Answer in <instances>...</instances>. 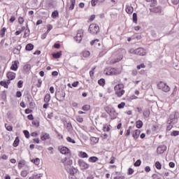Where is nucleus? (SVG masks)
<instances>
[{"mask_svg":"<svg viewBox=\"0 0 179 179\" xmlns=\"http://www.w3.org/2000/svg\"><path fill=\"white\" fill-rule=\"evenodd\" d=\"M62 162L64 165V169L66 170L67 173H69V179H76V173H78V169L73 168L72 164L73 162L71 158L65 157L62 159Z\"/></svg>","mask_w":179,"mask_h":179,"instance_id":"f257e3e1","label":"nucleus"},{"mask_svg":"<svg viewBox=\"0 0 179 179\" xmlns=\"http://www.w3.org/2000/svg\"><path fill=\"white\" fill-rule=\"evenodd\" d=\"M114 89L117 97H122V96H124V93H125V90H124V84H117L115 86Z\"/></svg>","mask_w":179,"mask_h":179,"instance_id":"f03ea898","label":"nucleus"},{"mask_svg":"<svg viewBox=\"0 0 179 179\" xmlns=\"http://www.w3.org/2000/svg\"><path fill=\"white\" fill-rule=\"evenodd\" d=\"M129 52L131 54H136V55H145L146 54V50L143 48H138L137 49H130Z\"/></svg>","mask_w":179,"mask_h":179,"instance_id":"7ed1b4c3","label":"nucleus"},{"mask_svg":"<svg viewBox=\"0 0 179 179\" xmlns=\"http://www.w3.org/2000/svg\"><path fill=\"white\" fill-rule=\"evenodd\" d=\"M157 87L159 90L167 93V92H170V87L166 84V83L161 81L157 84Z\"/></svg>","mask_w":179,"mask_h":179,"instance_id":"20e7f679","label":"nucleus"},{"mask_svg":"<svg viewBox=\"0 0 179 179\" xmlns=\"http://www.w3.org/2000/svg\"><path fill=\"white\" fill-rule=\"evenodd\" d=\"M88 30L91 34H97L100 31V27L96 24H91Z\"/></svg>","mask_w":179,"mask_h":179,"instance_id":"39448f33","label":"nucleus"},{"mask_svg":"<svg viewBox=\"0 0 179 179\" xmlns=\"http://www.w3.org/2000/svg\"><path fill=\"white\" fill-rule=\"evenodd\" d=\"M55 99L58 101H64L65 100V92L60 91L55 93Z\"/></svg>","mask_w":179,"mask_h":179,"instance_id":"423d86ee","label":"nucleus"},{"mask_svg":"<svg viewBox=\"0 0 179 179\" xmlns=\"http://www.w3.org/2000/svg\"><path fill=\"white\" fill-rule=\"evenodd\" d=\"M78 164L81 169V170H87L89 169V164L86 163L85 161L80 159L78 160Z\"/></svg>","mask_w":179,"mask_h":179,"instance_id":"0eeeda50","label":"nucleus"},{"mask_svg":"<svg viewBox=\"0 0 179 179\" xmlns=\"http://www.w3.org/2000/svg\"><path fill=\"white\" fill-rule=\"evenodd\" d=\"M82 37H83V31L80 29L78 30L76 36L74 37V40L77 43H80L82 41Z\"/></svg>","mask_w":179,"mask_h":179,"instance_id":"6e6552de","label":"nucleus"},{"mask_svg":"<svg viewBox=\"0 0 179 179\" xmlns=\"http://www.w3.org/2000/svg\"><path fill=\"white\" fill-rule=\"evenodd\" d=\"M166 150H167V146L166 145H160L157 149L158 155H163Z\"/></svg>","mask_w":179,"mask_h":179,"instance_id":"1a4fd4ad","label":"nucleus"},{"mask_svg":"<svg viewBox=\"0 0 179 179\" xmlns=\"http://www.w3.org/2000/svg\"><path fill=\"white\" fill-rule=\"evenodd\" d=\"M80 56L82 59H84V58H89V57H90V52L89 50H84L80 52Z\"/></svg>","mask_w":179,"mask_h":179,"instance_id":"9d476101","label":"nucleus"},{"mask_svg":"<svg viewBox=\"0 0 179 179\" xmlns=\"http://www.w3.org/2000/svg\"><path fill=\"white\" fill-rule=\"evenodd\" d=\"M59 150L62 155H68L69 153V149L66 147H59Z\"/></svg>","mask_w":179,"mask_h":179,"instance_id":"9b49d317","label":"nucleus"},{"mask_svg":"<svg viewBox=\"0 0 179 179\" xmlns=\"http://www.w3.org/2000/svg\"><path fill=\"white\" fill-rule=\"evenodd\" d=\"M7 78L8 80H13L16 78V73L14 72L9 71L7 73Z\"/></svg>","mask_w":179,"mask_h":179,"instance_id":"f8f14e48","label":"nucleus"},{"mask_svg":"<svg viewBox=\"0 0 179 179\" xmlns=\"http://www.w3.org/2000/svg\"><path fill=\"white\" fill-rule=\"evenodd\" d=\"M150 12H154V13H162V7L157 6L150 9Z\"/></svg>","mask_w":179,"mask_h":179,"instance_id":"ddd939ff","label":"nucleus"},{"mask_svg":"<svg viewBox=\"0 0 179 179\" xmlns=\"http://www.w3.org/2000/svg\"><path fill=\"white\" fill-rule=\"evenodd\" d=\"M41 141H47L48 139H50V134L48 133H42L41 136Z\"/></svg>","mask_w":179,"mask_h":179,"instance_id":"4468645a","label":"nucleus"},{"mask_svg":"<svg viewBox=\"0 0 179 179\" xmlns=\"http://www.w3.org/2000/svg\"><path fill=\"white\" fill-rule=\"evenodd\" d=\"M118 73H120L117 69H110V71L106 73V75H118Z\"/></svg>","mask_w":179,"mask_h":179,"instance_id":"2eb2a0df","label":"nucleus"},{"mask_svg":"<svg viewBox=\"0 0 179 179\" xmlns=\"http://www.w3.org/2000/svg\"><path fill=\"white\" fill-rule=\"evenodd\" d=\"M139 135H141V130L139 129H136L132 134V136L134 139H138L139 138Z\"/></svg>","mask_w":179,"mask_h":179,"instance_id":"dca6fc26","label":"nucleus"},{"mask_svg":"<svg viewBox=\"0 0 179 179\" xmlns=\"http://www.w3.org/2000/svg\"><path fill=\"white\" fill-rule=\"evenodd\" d=\"M104 1H106V0H92L91 1L92 6H96V5H97V3H103V2H104Z\"/></svg>","mask_w":179,"mask_h":179,"instance_id":"f3484780","label":"nucleus"},{"mask_svg":"<svg viewBox=\"0 0 179 179\" xmlns=\"http://www.w3.org/2000/svg\"><path fill=\"white\" fill-rule=\"evenodd\" d=\"M126 12L129 15L132 14L134 13V7H132L131 6H127V7H126Z\"/></svg>","mask_w":179,"mask_h":179,"instance_id":"a211bd4d","label":"nucleus"},{"mask_svg":"<svg viewBox=\"0 0 179 179\" xmlns=\"http://www.w3.org/2000/svg\"><path fill=\"white\" fill-rule=\"evenodd\" d=\"M66 129H67L68 132H72L73 131V127H72V124L71 122H68L66 124Z\"/></svg>","mask_w":179,"mask_h":179,"instance_id":"6ab92c4d","label":"nucleus"},{"mask_svg":"<svg viewBox=\"0 0 179 179\" xmlns=\"http://www.w3.org/2000/svg\"><path fill=\"white\" fill-rule=\"evenodd\" d=\"M30 69H31V66H30V64H25L23 67V71L25 73L30 72Z\"/></svg>","mask_w":179,"mask_h":179,"instance_id":"aec40b11","label":"nucleus"},{"mask_svg":"<svg viewBox=\"0 0 179 179\" xmlns=\"http://www.w3.org/2000/svg\"><path fill=\"white\" fill-rule=\"evenodd\" d=\"M17 61H15L10 66L12 71H17Z\"/></svg>","mask_w":179,"mask_h":179,"instance_id":"412c9836","label":"nucleus"},{"mask_svg":"<svg viewBox=\"0 0 179 179\" xmlns=\"http://www.w3.org/2000/svg\"><path fill=\"white\" fill-rule=\"evenodd\" d=\"M19 142H20V140L19 139V137H16L13 143V146L14 148H17V146H19Z\"/></svg>","mask_w":179,"mask_h":179,"instance_id":"4be33fe9","label":"nucleus"},{"mask_svg":"<svg viewBox=\"0 0 179 179\" xmlns=\"http://www.w3.org/2000/svg\"><path fill=\"white\" fill-rule=\"evenodd\" d=\"M51 100V95L50 94H47L44 97V101L45 103H50V101Z\"/></svg>","mask_w":179,"mask_h":179,"instance_id":"5701e85b","label":"nucleus"},{"mask_svg":"<svg viewBox=\"0 0 179 179\" xmlns=\"http://www.w3.org/2000/svg\"><path fill=\"white\" fill-rule=\"evenodd\" d=\"M33 48H34V45H33L31 43L27 44L25 47V50H27V51H31Z\"/></svg>","mask_w":179,"mask_h":179,"instance_id":"b1692460","label":"nucleus"},{"mask_svg":"<svg viewBox=\"0 0 179 179\" xmlns=\"http://www.w3.org/2000/svg\"><path fill=\"white\" fill-rule=\"evenodd\" d=\"M88 160L90 163H96V162H98L99 158L97 157H91Z\"/></svg>","mask_w":179,"mask_h":179,"instance_id":"393cba45","label":"nucleus"},{"mask_svg":"<svg viewBox=\"0 0 179 179\" xmlns=\"http://www.w3.org/2000/svg\"><path fill=\"white\" fill-rule=\"evenodd\" d=\"M9 83H10V81L9 80H8L7 83L5 81L0 82L1 86H3V87H5L6 89H8V85H9Z\"/></svg>","mask_w":179,"mask_h":179,"instance_id":"a878e982","label":"nucleus"},{"mask_svg":"<svg viewBox=\"0 0 179 179\" xmlns=\"http://www.w3.org/2000/svg\"><path fill=\"white\" fill-rule=\"evenodd\" d=\"M76 2V0H71V5L69 6V10H73L75 8V3Z\"/></svg>","mask_w":179,"mask_h":179,"instance_id":"bb28decb","label":"nucleus"},{"mask_svg":"<svg viewBox=\"0 0 179 179\" xmlns=\"http://www.w3.org/2000/svg\"><path fill=\"white\" fill-rule=\"evenodd\" d=\"M58 16H59V13H58V10H55L52 13V19H57Z\"/></svg>","mask_w":179,"mask_h":179,"instance_id":"cd10ccee","label":"nucleus"},{"mask_svg":"<svg viewBox=\"0 0 179 179\" xmlns=\"http://www.w3.org/2000/svg\"><path fill=\"white\" fill-rule=\"evenodd\" d=\"M61 55H62V51L52 54L53 58H60Z\"/></svg>","mask_w":179,"mask_h":179,"instance_id":"c85d7f7f","label":"nucleus"},{"mask_svg":"<svg viewBox=\"0 0 179 179\" xmlns=\"http://www.w3.org/2000/svg\"><path fill=\"white\" fill-rule=\"evenodd\" d=\"M33 176L34 179H41V177H43V173H34Z\"/></svg>","mask_w":179,"mask_h":179,"instance_id":"c756f323","label":"nucleus"},{"mask_svg":"<svg viewBox=\"0 0 179 179\" xmlns=\"http://www.w3.org/2000/svg\"><path fill=\"white\" fill-rule=\"evenodd\" d=\"M143 126V122L141 120H138L136 122V128L139 129Z\"/></svg>","mask_w":179,"mask_h":179,"instance_id":"7c9ffc66","label":"nucleus"},{"mask_svg":"<svg viewBox=\"0 0 179 179\" xmlns=\"http://www.w3.org/2000/svg\"><path fill=\"white\" fill-rule=\"evenodd\" d=\"M98 83L99 85H100V86H103L104 85H106V80H104V78H101L100 80H99Z\"/></svg>","mask_w":179,"mask_h":179,"instance_id":"2f4dec72","label":"nucleus"},{"mask_svg":"<svg viewBox=\"0 0 179 179\" xmlns=\"http://www.w3.org/2000/svg\"><path fill=\"white\" fill-rule=\"evenodd\" d=\"M147 2H152V3L150 4V6L153 7L156 3H157V1L156 0H146Z\"/></svg>","mask_w":179,"mask_h":179,"instance_id":"473e14b6","label":"nucleus"},{"mask_svg":"<svg viewBox=\"0 0 179 179\" xmlns=\"http://www.w3.org/2000/svg\"><path fill=\"white\" fill-rule=\"evenodd\" d=\"M32 163L36 164V166H38L40 164V159L38 158H36L35 159H31Z\"/></svg>","mask_w":179,"mask_h":179,"instance_id":"72a5a7b5","label":"nucleus"},{"mask_svg":"<svg viewBox=\"0 0 179 179\" xmlns=\"http://www.w3.org/2000/svg\"><path fill=\"white\" fill-rule=\"evenodd\" d=\"M133 22L134 23H138V15L136 13H133Z\"/></svg>","mask_w":179,"mask_h":179,"instance_id":"f704fd0d","label":"nucleus"},{"mask_svg":"<svg viewBox=\"0 0 179 179\" xmlns=\"http://www.w3.org/2000/svg\"><path fill=\"white\" fill-rule=\"evenodd\" d=\"M20 50H22V46L18 45L16 48L14 50V54H19Z\"/></svg>","mask_w":179,"mask_h":179,"instance_id":"c9c22d12","label":"nucleus"},{"mask_svg":"<svg viewBox=\"0 0 179 179\" xmlns=\"http://www.w3.org/2000/svg\"><path fill=\"white\" fill-rule=\"evenodd\" d=\"M5 128L7 129V131H12L13 129V127L10 125H8V124H5Z\"/></svg>","mask_w":179,"mask_h":179,"instance_id":"e433bc0d","label":"nucleus"},{"mask_svg":"<svg viewBox=\"0 0 179 179\" xmlns=\"http://www.w3.org/2000/svg\"><path fill=\"white\" fill-rule=\"evenodd\" d=\"M83 110L84 111H89L90 110V105H85L83 106Z\"/></svg>","mask_w":179,"mask_h":179,"instance_id":"4c0bfd02","label":"nucleus"},{"mask_svg":"<svg viewBox=\"0 0 179 179\" xmlns=\"http://www.w3.org/2000/svg\"><path fill=\"white\" fill-rule=\"evenodd\" d=\"M66 141H67L68 142H69L70 143H76V141H75L73 140V138H71V137H69V136H68V137L66 138Z\"/></svg>","mask_w":179,"mask_h":179,"instance_id":"58836bf2","label":"nucleus"},{"mask_svg":"<svg viewBox=\"0 0 179 179\" xmlns=\"http://www.w3.org/2000/svg\"><path fill=\"white\" fill-rule=\"evenodd\" d=\"M142 162L141 161V159H138L134 164V166L135 167H139V166H141Z\"/></svg>","mask_w":179,"mask_h":179,"instance_id":"ea45409f","label":"nucleus"},{"mask_svg":"<svg viewBox=\"0 0 179 179\" xmlns=\"http://www.w3.org/2000/svg\"><path fill=\"white\" fill-rule=\"evenodd\" d=\"M155 167H156V169H157L158 170L162 169V164H160L159 162H157L155 163Z\"/></svg>","mask_w":179,"mask_h":179,"instance_id":"a19ab883","label":"nucleus"},{"mask_svg":"<svg viewBox=\"0 0 179 179\" xmlns=\"http://www.w3.org/2000/svg\"><path fill=\"white\" fill-rule=\"evenodd\" d=\"M23 134H24V135H25L26 138H30V133H29V131L24 130Z\"/></svg>","mask_w":179,"mask_h":179,"instance_id":"79ce46f5","label":"nucleus"},{"mask_svg":"<svg viewBox=\"0 0 179 179\" xmlns=\"http://www.w3.org/2000/svg\"><path fill=\"white\" fill-rule=\"evenodd\" d=\"M6 31V28L3 27L0 32V36H1V37H3L5 36V32Z\"/></svg>","mask_w":179,"mask_h":179,"instance_id":"37998d69","label":"nucleus"},{"mask_svg":"<svg viewBox=\"0 0 179 179\" xmlns=\"http://www.w3.org/2000/svg\"><path fill=\"white\" fill-rule=\"evenodd\" d=\"M91 141L94 142V143H99V138L92 137Z\"/></svg>","mask_w":179,"mask_h":179,"instance_id":"c03bdc74","label":"nucleus"},{"mask_svg":"<svg viewBox=\"0 0 179 179\" xmlns=\"http://www.w3.org/2000/svg\"><path fill=\"white\" fill-rule=\"evenodd\" d=\"M171 135L172 136H178V135H179V131H173L171 134Z\"/></svg>","mask_w":179,"mask_h":179,"instance_id":"a18cd8bd","label":"nucleus"},{"mask_svg":"<svg viewBox=\"0 0 179 179\" xmlns=\"http://www.w3.org/2000/svg\"><path fill=\"white\" fill-rule=\"evenodd\" d=\"M131 129H132V127L130 126L127 130L126 136H129V135H131Z\"/></svg>","mask_w":179,"mask_h":179,"instance_id":"49530a36","label":"nucleus"},{"mask_svg":"<svg viewBox=\"0 0 179 179\" xmlns=\"http://www.w3.org/2000/svg\"><path fill=\"white\" fill-rule=\"evenodd\" d=\"M27 174H28L27 171H22L21 172L22 177H27Z\"/></svg>","mask_w":179,"mask_h":179,"instance_id":"de8ad7c7","label":"nucleus"},{"mask_svg":"<svg viewBox=\"0 0 179 179\" xmlns=\"http://www.w3.org/2000/svg\"><path fill=\"white\" fill-rule=\"evenodd\" d=\"M32 125H34V127H38L40 124L38 123V121L37 120H34L32 121Z\"/></svg>","mask_w":179,"mask_h":179,"instance_id":"09e8293b","label":"nucleus"},{"mask_svg":"<svg viewBox=\"0 0 179 179\" xmlns=\"http://www.w3.org/2000/svg\"><path fill=\"white\" fill-rule=\"evenodd\" d=\"M80 155H81V157L83 158H87V157H89V155H87V153H86V152H81Z\"/></svg>","mask_w":179,"mask_h":179,"instance_id":"8fccbe9b","label":"nucleus"},{"mask_svg":"<svg viewBox=\"0 0 179 179\" xmlns=\"http://www.w3.org/2000/svg\"><path fill=\"white\" fill-rule=\"evenodd\" d=\"M124 107H125V102H122L117 106L118 108H124Z\"/></svg>","mask_w":179,"mask_h":179,"instance_id":"3c124183","label":"nucleus"},{"mask_svg":"<svg viewBox=\"0 0 179 179\" xmlns=\"http://www.w3.org/2000/svg\"><path fill=\"white\" fill-rule=\"evenodd\" d=\"M23 85V80H19L17 83V87L19 89L22 88V86Z\"/></svg>","mask_w":179,"mask_h":179,"instance_id":"603ef678","label":"nucleus"},{"mask_svg":"<svg viewBox=\"0 0 179 179\" xmlns=\"http://www.w3.org/2000/svg\"><path fill=\"white\" fill-rule=\"evenodd\" d=\"M76 121H78V122H83V117L78 116L76 117Z\"/></svg>","mask_w":179,"mask_h":179,"instance_id":"864d4df0","label":"nucleus"},{"mask_svg":"<svg viewBox=\"0 0 179 179\" xmlns=\"http://www.w3.org/2000/svg\"><path fill=\"white\" fill-rule=\"evenodd\" d=\"M41 83H43V80H41V79H38V84H36V86L38 87H41Z\"/></svg>","mask_w":179,"mask_h":179,"instance_id":"5fc2aeb1","label":"nucleus"},{"mask_svg":"<svg viewBox=\"0 0 179 179\" xmlns=\"http://www.w3.org/2000/svg\"><path fill=\"white\" fill-rule=\"evenodd\" d=\"M18 22H19L20 24H23L24 20H23V17H20L18 18Z\"/></svg>","mask_w":179,"mask_h":179,"instance_id":"6e6d98bb","label":"nucleus"},{"mask_svg":"<svg viewBox=\"0 0 179 179\" xmlns=\"http://www.w3.org/2000/svg\"><path fill=\"white\" fill-rule=\"evenodd\" d=\"M78 85H79L78 81H76V82H74V83H72L73 87H77Z\"/></svg>","mask_w":179,"mask_h":179,"instance_id":"4d7b16f0","label":"nucleus"},{"mask_svg":"<svg viewBox=\"0 0 179 179\" xmlns=\"http://www.w3.org/2000/svg\"><path fill=\"white\" fill-rule=\"evenodd\" d=\"M174 120H176V119H174V118H170L169 120H168V121H167V124H172V122H174Z\"/></svg>","mask_w":179,"mask_h":179,"instance_id":"13d9d810","label":"nucleus"},{"mask_svg":"<svg viewBox=\"0 0 179 179\" xmlns=\"http://www.w3.org/2000/svg\"><path fill=\"white\" fill-rule=\"evenodd\" d=\"M52 30V25H48V30L46 33H50V31Z\"/></svg>","mask_w":179,"mask_h":179,"instance_id":"bf43d9fd","label":"nucleus"},{"mask_svg":"<svg viewBox=\"0 0 179 179\" xmlns=\"http://www.w3.org/2000/svg\"><path fill=\"white\" fill-rule=\"evenodd\" d=\"M175 166L176 164H174V162H169V167H171V169H174Z\"/></svg>","mask_w":179,"mask_h":179,"instance_id":"052dcab7","label":"nucleus"},{"mask_svg":"<svg viewBox=\"0 0 179 179\" xmlns=\"http://www.w3.org/2000/svg\"><path fill=\"white\" fill-rule=\"evenodd\" d=\"M144 117H149V110H145L143 113Z\"/></svg>","mask_w":179,"mask_h":179,"instance_id":"680f3d73","label":"nucleus"},{"mask_svg":"<svg viewBox=\"0 0 179 179\" xmlns=\"http://www.w3.org/2000/svg\"><path fill=\"white\" fill-rule=\"evenodd\" d=\"M16 96L17 97H22V92L20 91H17L16 92Z\"/></svg>","mask_w":179,"mask_h":179,"instance_id":"e2e57ef3","label":"nucleus"},{"mask_svg":"<svg viewBox=\"0 0 179 179\" xmlns=\"http://www.w3.org/2000/svg\"><path fill=\"white\" fill-rule=\"evenodd\" d=\"M145 171H146V173H149V171H150V166H145Z\"/></svg>","mask_w":179,"mask_h":179,"instance_id":"0e129e2a","label":"nucleus"},{"mask_svg":"<svg viewBox=\"0 0 179 179\" xmlns=\"http://www.w3.org/2000/svg\"><path fill=\"white\" fill-rule=\"evenodd\" d=\"M33 110H31L29 108H27L25 110V114H30V113H31Z\"/></svg>","mask_w":179,"mask_h":179,"instance_id":"69168bd1","label":"nucleus"},{"mask_svg":"<svg viewBox=\"0 0 179 179\" xmlns=\"http://www.w3.org/2000/svg\"><path fill=\"white\" fill-rule=\"evenodd\" d=\"M129 174L131 176V174H134V169L129 168Z\"/></svg>","mask_w":179,"mask_h":179,"instance_id":"338daca9","label":"nucleus"},{"mask_svg":"<svg viewBox=\"0 0 179 179\" xmlns=\"http://www.w3.org/2000/svg\"><path fill=\"white\" fill-rule=\"evenodd\" d=\"M125 177L124 176H115L114 177V179H124Z\"/></svg>","mask_w":179,"mask_h":179,"instance_id":"774afa93","label":"nucleus"}]
</instances>
